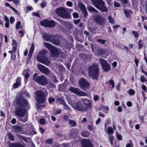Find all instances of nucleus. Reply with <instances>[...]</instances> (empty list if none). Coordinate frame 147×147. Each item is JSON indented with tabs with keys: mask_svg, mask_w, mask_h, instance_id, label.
Returning <instances> with one entry per match:
<instances>
[{
	"mask_svg": "<svg viewBox=\"0 0 147 147\" xmlns=\"http://www.w3.org/2000/svg\"><path fill=\"white\" fill-rule=\"evenodd\" d=\"M34 94L35 99L38 103H43L44 102L47 95V92L45 90L37 91Z\"/></svg>",
	"mask_w": 147,
	"mask_h": 147,
	"instance_id": "7ed1b4c3",
	"label": "nucleus"
},
{
	"mask_svg": "<svg viewBox=\"0 0 147 147\" xmlns=\"http://www.w3.org/2000/svg\"><path fill=\"white\" fill-rule=\"evenodd\" d=\"M97 41L101 44H105L106 41V40H105L101 39H98L97 40Z\"/></svg>",
	"mask_w": 147,
	"mask_h": 147,
	"instance_id": "f704fd0d",
	"label": "nucleus"
},
{
	"mask_svg": "<svg viewBox=\"0 0 147 147\" xmlns=\"http://www.w3.org/2000/svg\"><path fill=\"white\" fill-rule=\"evenodd\" d=\"M135 93V91L132 89H130L129 92V93L130 95H133Z\"/></svg>",
	"mask_w": 147,
	"mask_h": 147,
	"instance_id": "49530a36",
	"label": "nucleus"
},
{
	"mask_svg": "<svg viewBox=\"0 0 147 147\" xmlns=\"http://www.w3.org/2000/svg\"><path fill=\"white\" fill-rule=\"evenodd\" d=\"M47 51L46 50H43L41 51L39 53L37 57V60L39 59L43 58L44 57H45L44 55H45L47 53Z\"/></svg>",
	"mask_w": 147,
	"mask_h": 147,
	"instance_id": "f3484780",
	"label": "nucleus"
},
{
	"mask_svg": "<svg viewBox=\"0 0 147 147\" xmlns=\"http://www.w3.org/2000/svg\"><path fill=\"white\" fill-rule=\"evenodd\" d=\"M100 63L104 71L107 72L109 71L111 69L110 66L105 60L102 59H100Z\"/></svg>",
	"mask_w": 147,
	"mask_h": 147,
	"instance_id": "f8f14e48",
	"label": "nucleus"
},
{
	"mask_svg": "<svg viewBox=\"0 0 147 147\" xmlns=\"http://www.w3.org/2000/svg\"><path fill=\"white\" fill-rule=\"evenodd\" d=\"M82 147H93L90 140L88 139H83L81 141Z\"/></svg>",
	"mask_w": 147,
	"mask_h": 147,
	"instance_id": "4468645a",
	"label": "nucleus"
},
{
	"mask_svg": "<svg viewBox=\"0 0 147 147\" xmlns=\"http://www.w3.org/2000/svg\"><path fill=\"white\" fill-rule=\"evenodd\" d=\"M69 103L74 109L82 112L85 111L92 107L91 102L86 99H83L75 103H73L69 99L67 100Z\"/></svg>",
	"mask_w": 147,
	"mask_h": 147,
	"instance_id": "f03ea898",
	"label": "nucleus"
},
{
	"mask_svg": "<svg viewBox=\"0 0 147 147\" xmlns=\"http://www.w3.org/2000/svg\"><path fill=\"white\" fill-rule=\"evenodd\" d=\"M130 143L127 144L126 146V147H133V145L132 142L131 140L129 141Z\"/></svg>",
	"mask_w": 147,
	"mask_h": 147,
	"instance_id": "79ce46f5",
	"label": "nucleus"
},
{
	"mask_svg": "<svg viewBox=\"0 0 147 147\" xmlns=\"http://www.w3.org/2000/svg\"><path fill=\"white\" fill-rule=\"evenodd\" d=\"M61 109H59L57 110L55 112V114L56 115V114L60 113L61 112Z\"/></svg>",
	"mask_w": 147,
	"mask_h": 147,
	"instance_id": "0e129e2a",
	"label": "nucleus"
},
{
	"mask_svg": "<svg viewBox=\"0 0 147 147\" xmlns=\"http://www.w3.org/2000/svg\"><path fill=\"white\" fill-rule=\"evenodd\" d=\"M79 5L81 10L83 12L84 16H86L87 14V12L85 5L81 3H79Z\"/></svg>",
	"mask_w": 147,
	"mask_h": 147,
	"instance_id": "6ab92c4d",
	"label": "nucleus"
},
{
	"mask_svg": "<svg viewBox=\"0 0 147 147\" xmlns=\"http://www.w3.org/2000/svg\"><path fill=\"white\" fill-rule=\"evenodd\" d=\"M8 136L9 139L11 141H13L14 140V138L11 133H9L8 134Z\"/></svg>",
	"mask_w": 147,
	"mask_h": 147,
	"instance_id": "72a5a7b5",
	"label": "nucleus"
},
{
	"mask_svg": "<svg viewBox=\"0 0 147 147\" xmlns=\"http://www.w3.org/2000/svg\"><path fill=\"white\" fill-rule=\"evenodd\" d=\"M69 90L71 92L79 96H88L87 93L84 92L78 88L71 87L69 89Z\"/></svg>",
	"mask_w": 147,
	"mask_h": 147,
	"instance_id": "9b49d317",
	"label": "nucleus"
},
{
	"mask_svg": "<svg viewBox=\"0 0 147 147\" xmlns=\"http://www.w3.org/2000/svg\"><path fill=\"white\" fill-rule=\"evenodd\" d=\"M37 74L35 73L33 76V79L38 84L44 86L48 84V81L46 78L44 76H37Z\"/></svg>",
	"mask_w": 147,
	"mask_h": 147,
	"instance_id": "0eeeda50",
	"label": "nucleus"
},
{
	"mask_svg": "<svg viewBox=\"0 0 147 147\" xmlns=\"http://www.w3.org/2000/svg\"><path fill=\"white\" fill-rule=\"evenodd\" d=\"M91 1L93 3V5L97 8L103 11H107V9L105 5L104 2L102 0H91Z\"/></svg>",
	"mask_w": 147,
	"mask_h": 147,
	"instance_id": "423d86ee",
	"label": "nucleus"
},
{
	"mask_svg": "<svg viewBox=\"0 0 147 147\" xmlns=\"http://www.w3.org/2000/svg\"><path fill=\"white\" fill-rule=\"evenodd\" d=\"M124 11L127 18H130L131 13H132V12L131 11L126 9H125L124 10Z\"/></svg>",
	"mask_w": 147,
	"mask_h": 147,
	"instance_id": "a878e982",
	"label": "nucleus"
},
{
	"mask_svg": "<svg viewBox=\"0 0 147 147\" xmlns=\"http://www.w3.org/2000/svg\"><path fill=\"white\" fill-rule=\"evenodd\" d=\"M99 69L96 64H93L89 67L88 72L90 77H92L94 79L97 80L98 76Z\"/></svg>",
	"mask_w": 147,
	"mask_h": 147,
	"instance_id": "20e7f679",
	"label": "nucleus"
},
{
	"mask_svg": "<svg viewBox=\"0 0 147 147\" xmlns=\"http://www.w3.org/2000/svg\"><path fill=\"white\" fill-rule=\"evenodd\" d=\"M16 28V29H18L22 28V26H21V22H20L18 21L17 22Z\"/></svg>",
	"mask_w": 147,
	"mask_h": 147,
	"instance_id": "2f4dec72",
	"label": "nucleus"
},
{
	"mask_svg": "<svg viewBox=\"0 0 147 147\" xmlns=\"http://www.w3.org/2000/svg\"><path fill=\"white\" fill-rule=\"evenodd\" d=\"M19 120L23 122H25L27 120V116H19L18 117Z\"/></svg>",
	"mask_w": 147,
	"mask_h": 147,
	"instance_id": "cd10ccee",
	"label": "nucleus"
},
{
	"mask_svg": "<svg viewBox=\"0 0 147 147\" xmlns=\"http://www.w3.org/2000/svg\"><path fill=\"white\" fill-rule=\"evenodd\" d=\"M52 37L48 34H45L43 36V38L46 41H49L51 42Z\"/></svg>",
	"mask_w": 147,
	"mask_h": 147,
	"instance_id": "4be33fe9",
	"label": "nucleus"
},
{
	"mask_svg": "<svg viewBox=\"0 0 147 147\" xmlns=\"http://www.w3.org/2000/svg\"><path fill=\"white\" fill-rule=\"evenodd\" d=\"M40 23L42 26L51 28H53L55 25V22L53 20H44L41 21Z\"/></svg>",
	"mask_w": 147,
	"mask_h": 147,
	"instance_id": "9d476101",
	"label": "nucleus"
},
{
	"mask_svg": "<svg viewBox=\"0 0 147 147\" xmlns=\"http://www.w3.org/2000/svg\"><path fill=\"white\" fill-rule=\"evenodd\" d=\"M108 20L109 22L111 23H113L114 22V20L112 18L111 16H110L108 17Z\"/></svg>",
	"mask_w": 147,
	"mask_h": 147,
	"instance_id": "4c0bfd02",
	"label": "nucleus"
},
{
	"mask_svg": "<svg viewBox=\"0 0 147 147\" xmlns=\"http://www.w3.org/2000/svg\"><path fill=\"white\" fill-rule=\"evenodd\" d=\"M141 87L142 89L144 91H145L146 92H147V89L146 88V86L144 85H142L141 86Z\"/></svg>",
	"mask_w": 147,
	"mask_h": 147,
	"instance_id": "09e8293b",
	"label": "nucleus"
},
{
	"mask_svg": "<svg viewBox=\"0 0 147 147\" xmlns=\"http://www.w3.org/2000/svg\"><path fill=\"white\" fill-rule=\"evenodd\" d=\"M109 83L112 85V88H113L114 87L115 85L114 81L113 80H110L109 81Z\"/></svg>",
	"mask_w": 147,
	"mask_h": 147,
	"instance_id": "de8ad7c7",
	"label": "nucleus"
},
{
	"mask_svg": "<svg viewBox=\"0 0 147 147\" xmlns=\"http://www.w3.org/2000/svg\"><path fill=\"white\" fill-rule=\"evenodd\" d=\"M12 1L16 5H18L20 3V1L19 0H12Z\"/></svg>",
	"mask_w": 147,
	"mask_h": 147,
	"instance_id": "c03bdc74",
	"label": "nucleus"
},
{
	"mask_svg": "<svg viewBox=\"0 0 147 147\" xmlns=\"http://www.w3.org/2000/svg\"><path fill=\"white\" fill-rule=\"evenodd\" d=\"M34 48V45L33 44H32L31 45L30 50L28 54V56L31 57L32 54L33 52Z\"/></svg>",
	"mask_w": 147,
	"mask_h": 147,
	"instance_id": "393cba45",
	"label": "nucleus"
},
{
	"mask_svg": "<svg viewBox=\"0 0 147 147\" xmlns=\"http://www.w3.org/2000/svg\"><path fill=\"white\" fill-rule=\"evenodd\" d=\"M63 119L64 121H66L68 120L69 117L67 115H65L63 116Z\"/></svg>",
	"mask_w": 147,
	"mask_h": 147,
	"instance_id": "37998d69",
	"label": "nucleus"
},
{
	"mask_svg": "<svg viewBox=\"0 0 147 147\" xmlns=\"http://www.w3.org/2000/svg\"><path fill=\"white\" fill-rule=\"evenodd\" d=\"M87 9L88 10L90 11L96 13H98V11L96 9L91 6H88L87 7Z\"/></svg>",
	"mask_w": 147,
	"mask_h": 147,
	"instance_id": "b1692460",
	"label": "nucleus"
},
{
	"mask_svg": "<svg viewBox=\"0 0 147 147\" xmlns=\"http://www.w3.org/2000/svg\"><path fill=\"white\" fill-rule=\"evenodd\" d=\"M99 97L97 95H96L94 97V100L95 101L98 100L99 99Z\"/></svg>",
	"mask_w": 147,
	"mask_h": 147,
	"instance_id": "bf43d9fd",
	"label": "nucleus"
},
{
	"mask_svg": "<svg viewBox=\"0 0 147 147\" xmlns=\"http://www.w3.org/2000/svg\"><path fill=\"white\" fill-rule=\"evenodd\" d=\"M38 69L42 73L47 75L49 74V70L45 66L41 64H38Z\"/></svg>",
	"mask_w": 147,
	"mask_h": 147,
	"instance_id": "2eb2a0df",
	"label": "nucleus"
},
{
	"mask_svg": "<svg viewBox=\"0 0 147 147\" xmlns=\"http://www.w3.org/2000/svg\"><path fill=\"white\" fill-rule=\"evenodd\" d=\"M114 137L112 136H110L109 137V140L110 141V142L111 143V144L112 145L113 144V140Z\"/></svg>",
	"mask_w": 147,
	"mask_h": 147,
	"instance_id": "58836bf2",
	"label": "nucleus"
},
{
	"mask_svg": "<svg viewBox=\"0 0 147 147\" xmlns=\"http://www.w3.org/2000/svg\"><path fill=\"white\" fill-rule=\"evenodd\" d=\"M69 125L71 127H75L77 125L76 122L73 120L69 119L68 121Z\"/></svg>",
	"mask_w": 147,
	"mask_h": 147,
	"instance_id": "5701e85b",
	"label": "nucleus"
},
{
	"mask_svg": "<svg viewBox=\"0 0 147 147\" xmlns=\"http://www.w3.org/2000/svg\"><path fill=\"white\" fill-rule=\"evenodd\" d=\"M11 57L13 59H16V55L14 52L12 53Z\"/></svg>",
	"mask_w": 147,
	"mask_h": 147,
	"instance_id": "338daca9",
	"label": "nucleus"
},
{
	"mask_svg": "<svg viewBox=\"0 0 147 147\" xmlns=\"http://www.w3.org/2000/svg\"><path fill=\"white\" fill-rule=\"evenodd\" d=\"M16 120L15 118H13L11 121V123L13 124H15L16 123Z\"/></svg>",
	"mask_w": 147,
	"mask_h": 147,
	"instance_id": "774afa93",
	"label": "nucleus"
},
{
	"mask_svg": "<svg viewBox=\"0 0 147 147\" xmlns=\"http://www.w3.org/2000/svg\"><path fill=\"white\" fill-rule=\"evenodd\" d=\"M15 100L17 105L15 111V114L18 117L24 116L27 109L28 107V102L21 96H17Z\"/></svg>",
	"mask_w": 147,
	"mask_h": 147,
	"instance_id": "f257e3e1",
	"label": "nucleus"
},
{
	"mask_svg": "<svg viewBox=\"0 0 147 147\" xmlns=\"http://www.w3.org/2000/svg\"><path fill=\"white\" fill-rule=\"evenodd\" d=\"M122 4L125 6L127 3V0H121Z\"/></svg>",
	"mask_w": 147,
	"mask_h": 147,
	"instance_id": "5fc2aeb1",
	"label": "nucleus"
},
{
	"mask_svg": "<svg viewBox=\"0 0 147 147\" xmlns=\"http://www.w3.org/2000/svg\"><path fill=\"white\" fill-rule=\"evenodd\" d=\"M66 4L68 6L72 7L73 5V3L70 1H68L66 3Z\"/></svg>",
	"mask_w": 147,
	"mask_h": 147,
	"instance_id": "603ef678",
	"label": "nucleus"
},
{
	"mask_svg": "<svg viewBox=\"0 0 147 147\" xmlns=\"http://www.w3.org/2000/svg\"><path fill=\"white\" fill-rule=\"evenodd\" d=\"M51 42L53 44L56 45H59L60 43V42L58 40H56L52 39Z\"/></svg>",
	"mask_w": 147,
	"mask_h": 147,
	"instance_id": "473e14b6",
	"label": "nucleus"
},
{
	"mask_svg": "<svg viewBox=\"0 0 147 147\" xmlns=\"http://www.w3.org/2000/svg\"><path fill=\"white\" fill-rule=\"evenodd\" d=\"M29 69H25L22 73L25 77V81L26 82H27L28 79L30 77L29 75Z\"/></svg>",
	"mask_w": 147,
	"mask_h": 147,
	"instance_id": "a211bd4d",
	"label": "nucleus"
},
{
	"mask_svg": "<svg viewBox=\"0 0 147 147\" xmlns=\"http://www.w3.org/2000/svg\"><path fill=\"white\" fill-rule=\"evenodd\" d=\"M46 3L45 1H42L41 3V4H40L41 7H44L46 6Z\"/></svg>",
	"mask_w": 147,
	"mask_h": 147,
	"instance_id": "3c124183",
	"label": "nucleus"
},
{
	"mask_svg": "<svg viewBox=\"0 0 147 147\" xmlns=\"http://www.w3.org/2000/svg\"><path fill=\"white\" fill-rule=\"evenodd\" d=\"M97 51L98 52H95V53L98 55H100L105 52V50L103 49H98Z\"/></svg>",
	"mask_w": 147,
	"mask_h": 147,
	"instance_id": "bb28decb",
	"label": "nucleus"
},
{
	"mask_svg": "<svg viewBox=\"0 0 147 147\" xmlns=\"http://www.w3.org/2000/svg\"><path fill=\"white\" fill-rule=\"evenodd\" d=\"M21 84V80L20 78H18L16 79V82L13 85L14 88H16L19 87Z\"/></svg>",
	"mask_w": 147,
	"mask_h": 147,
	"instance_id": "aec40b11",
	"label": "nucleus"
},
{
	"mask_svg": "<svg viewBox=\"0 0 147 147\" xmlns=\"http://www.w3.org/2000/svg\"><path fill=\"white\" fill-rule=\"evenodd\" d=\"M73 15L74 18H77L78 17V15L77 13H73Z\"/></svg>",
	"mask_w": 147,
	"mask_h": 147,
	"instance_id": "052dcab7",
	"label": "nucleus"
},
{
	"mask_svg": "<svg viewBox=\"0 0 147 147\" xmlns=\"http://www.w3.org/2000/svg\"><path fill=\"white\" fill-rule=\"evenodd\" d=\"M140 80L142 82H147V79H146L144 76H142L140 78Z\"/></svg>",
	"mask_w": 147,
	"mask_h": 147,
	"instance_id": "c9c22d12",
	"label": "nucleus"
},
{
	"mask_svg": "<svg viewBox=\"0 0 147 147\" xmlns=\"http://www.w3.org/2000/svg\"><path fill=\"white\" fill-rule=\"evenodd\" d=\"M116 134H117V139L119 140H121L122 139L121 136L118 134L117 132Z\"/></svg>",
	"mask_w": 147,
	"mask_h": 147,
	"instance_id": "13d9d810",
	"label": "nucleus"
},
{
	"mask_svg": "<svg viewBox=\"0 0 147 147\" xmlns=\"http://www.w3.org/2000/svg\"><path fill=\"white\" fill-rule=\"evenodd\" d=\"M48 100L49 101V103L51 104L52 102H54L55 101V99L54 98L49 97Z\"/></svg>",
	"mask_w": 147,
	"mask_h": 147,
	"instance_id": "8fccbe9b",
	"label": "nucleus"
},
{
	"mask_svg": "<svg viewBox=\"0 0 147 147\" xmlns=\"http://www.w3.org/2000/svg\"><path fill=\"white\" fill-rule=\"evenodd\" d=\"M19 33L21 34V36H22L24 34V32L23 30H20L19 31Z\"/></svg>",
	"mask_w": 147,
	"mask_h": 147,
	"instance_id": "69168bd1",
	"label": "nucleus"
},
{
	"mask_svg": "<svg viewBox=\"0 0 147 147\" xmlns=\"http://www.w3.org/2000/svg\"><path fill=\"white\" fill-rule=\"evenodd\" d=\"M91 47L92 49V50L94 51H95V48L96 47V45H91Z\"/></svg>",
	"mask_w": 147,
	"mask_h": 147,
	"instance_id": "e2e57ef3",
	"label": "nucleus"
},
{
	"mask_svg": "<svg viewBox=\"0 0 147 147\" xmlns=\"http://www.w3.org/2000/svg\"><path fill=\"white\" fill-rule=\"evenodd\" d=\"M45 143L48 144H52L53 143V140L51 139H47L46 140Z\"/></svg>",
	"mask_w": 147,
	"mask_h": 147,
	"instance_id": "e433bc0d",
	"label": "nucleus"
},
{
	"mask_svg": "<svg viewBox=\"0 0 147 147\" xmlns=\"http://www.w3.org/2000/svg\"><path fill=\"white\" fill-rule=\"evenodd\" d=\"M55 12L59 16L63 18H67L69 17V15L67 11L62 7L57 8L55 10Z\"/></svg>",
	"mask_w": 147,
	"mask_h": 147,
	"instance_id": "6e6552de",
	"label": "nucleus"
},
{
	"mask_svg": "<svg viewBox=\"0 0 147 147\" xmlns=\"http://www.w3.org/2000/svg\"><path fill=\"white\" fill-rule=\"evenodd\" d=\"M45 107L44 105H37V108L38 109H40L42 107Z\"/></svg>",
	"mask_w": 147,
	"mask_h": 147,
	"instance_id": "6e6d98bb",
	"label": "nucleus"
},
{
	"mask_svg": "<svg viewBox=\"0 0 147 147\" xmlns=\"http://www.w3.org/2000/svg\"><path fill=\"white\" fill-rule=\"evenodd\" d=\"M44 45L50 51L52 57H57L59 54L60 50L55 48L51 44L48 43H45Z\"/></svg>",
	"mask_w": 147,
	"mask_h": 147,
	"instance_id": "39448f33",
	"label": "nucleus"
},
{
	"mask_svg": "<svg viewBox=\"0 0 147 147\" xmlns=\"http://www.w3.org/2000/svg\"><path fill=\"white\" fill-rule=\"evenodd\" d=\"M138 44L139 46L138 49H140L143 47L144 45L142 40L140 39L139 41Z\"/></svg>",
	"mask_w": 147,
	"mask_h": 147,
	"instance_id": "7c9ffc66",
	"label": "nucleus"
},
{
	"mask_svg": "<svg viewBox=\"0 0 147 147\" xmlns=\"http://www.w3.org/2000/svg\"><path fill=\"white\" fill-rule=\"evenodd\" d=\"M56 102L57 103L61 105H63L65 103L63 99L60 98H59L57 99Z\"/></svg>",
	"mask_w": 147,
	"mask_h": 147,
	"instance_id": "c756f323",
	"label": "nucleus"
},
{
	"mask_svg": "<svg viewBox=\"0 0 147 147\" xmlns=\"http://www.w3.org/2000/svg\"><path fill=\"white\" fill-rule=\"evenodd\" d=\"M114 5L115 7H119L120 6V4L116 2L114 3Z\"/></svg>",
	"mask_w": 147,
	"mask_h": 147,
	"instance_id": "680f3d73",
	"label": "nucleus"
},
{
	"mask_svg": "<svg viewBox=\"0 0 147 147\" xmlns=\"http://www.w3.org/2000/svg\"><path fill=\"white\" fill-rule=\"evenodd\" d=\"M79 83L80 88L83 90H85L90 88L89 83L84 78H82L80 79Z\"/></svg>",
	"mask_w": 147,
	"mask_h": 147,
	"instance_id": "1a4fd4ad",
	"label": "nucleus"
},
{
	"mask_svg": "<svg viewBox=\"0 0 147 147\" xmlns=\"http://www.w3.org/2000/svg\"><path fill=\"white\" fill-rule=\"evenodd\" d=\"M95 22L99 25L103 26L106 22V20L100 15H97L94 18Z\"/></svg>",
	"mask_w": 147,
	"mask_h": 147,
	"instance_id": "ddd939ff",
	"label": "nucleus"
},
{
	"mask_svg": "<svg viewBox=\"0 0 147 147\" xmlns=\"http://www.w3.org/2000/svg\"><path fill=\"white\" fill-rule=\"evenodd\" d=\"M38 61L47 65H49L50 64V60L48 57H44L43 58L39 59L38 60Z\"/></svg>",
	"mask_w": 147,
	"mask_h": 147,
	"instance_id": "dca6fc26",
	"label": "nucleus"
},
{
	"mask_svg": "<svg viewBox=\"0 0 147 147\" xmlns=\"http://www.w3.org/2000/svg\"><path fill=\"white\" fill-rule=\"evenodd\" d=\"M107 130L108 133L111 134L113 133V130L111 127H107Z\"/></svg>",
	"mask_w": 147,
	"mask_h": 147,
	"instance_id": "ea45409f",
	"label": "nucleus"
},
{
	"mask_svg": "<svg viewBox=\"0 0 147 147\" xmlns=\"http://www.w3.org/2000/svg\"><path fill=\"white\" fill-rule=\"evenodd\" d=\"M81 135L84 137H87L90 134V133L87 131H84L81 132Z\"/></svg>",
	"mask_w": 147,
	"mask_h": 147,
	"instance_id": "c85d7f7f",
	"label": "nucleus"
},
{
	"mask_svg": "<svg viewBox=\"0 0 147 147\" xmlns=\"http://www.w3.org/2000/svg\"><path fill=\"white\" fill-rule=\"evenodd\" d=\"M15 19L13 17H10V21L11 24H12L14 22Z\"/></svg>",
	"mask_w": 147,
	"mask_h": 147,
	"instance_id": "4d7b16f0",
	"label": "nucleus"
},
{
	"mask_svg": "<svg viewBox=\"0 0 147 147\" xmlns=\"http://www.w3.org/2000/svg\"><path fill=\"white\" fill-rule=\"evenodd\" d=\"M12 129L16 133H18L22 130V128L21 127L16 125L13 126Z\"/></svg>",
	"mask_w": 147,
	"mask_h": 147,
	"instance_id": "412c9836",
	"label": "nucleus"
},
{
	"mask_svg": "<svg viewBox=\"0 0 147 147\" xmlns=\"http://www.w3.org/2000/svg\"><path fill=\"white\" fill-rule=\"evenodd\" d=\"M45 123V120L43 118L41 119L40 120V123L41 124H44Z\"/></svg>",
	"mask_w": 147,
	"mask_h": 147,
	"instance_id": "a18cd8bd",
	"label": "nucleus"
},
{
	"mask_svg": "<svg viewBox=\"0 0 147 147\" xmlns=\"http://www.w3.org/2000/svg\"><path fill=\"white\" fill-rule=\"evenodd\" d=\"M132 33L134 35V36L136 38H138V37L139 36V35L136 32L134 31H132Z\"/></svg>",
	"mask_w": 147,
	"mask_h": 147,
	"instance_id": "a19ab883",
	"label": "nucleus"
},
{
	"mask_svg": "<svg viewBox=\"0 0 147 147\" xmlns=\"http://www.w3.org/2000/svg\"><path fill=\"white\" fill-rule=\"evenodd\" d=\"M63 105H64V109H65L69 110V107L67 105L66 103Z\"/></svg>",
	"mask_w": 147,
	"mask_h": 147,
	"instance_id": "864d4df0",
	"label": "nucleus"
}]
</instances>
